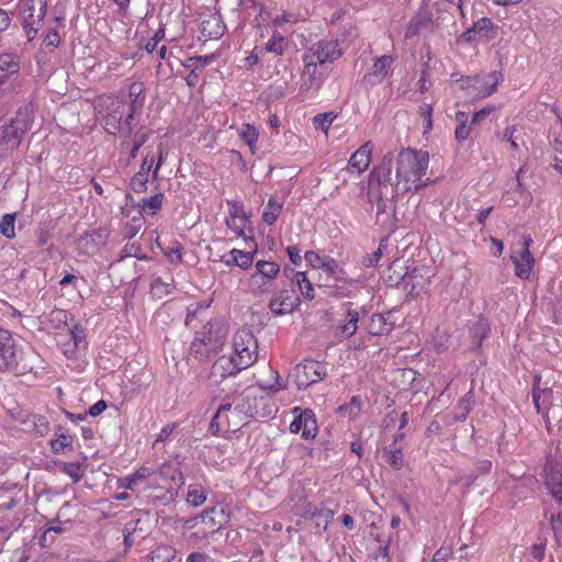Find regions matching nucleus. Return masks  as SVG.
<instances>
[{
    "label": "nucleus",
    "mask_w": 562,
    "mask_h": 562,
    "mask_svg": "<svg viewBox=\"0 0 562 562\" xmlns=\"http://www.w3.org/2000/svg\"><path fill=\"white\" fill-rule=\"evenodd\" d=\"M419 114L426 122L425 131L427 132V131L431 130L432 128V120H431L432 106L430 104H423L419 108Z\"/></svg>",
    "instance_id": "69168bd1"
},
{
    "label": "nucleus",
    "mask_w": 562,
    "mask_h": 562,
    "mask_svg": "<svg viewBox=\"0 0 562 562\" xmlns=\"http://www.w3.org/2000/svg\"><path fill=\"white\" fill-rule=\"evenodd\" d=\"M396 173L392 176L394 155L385 154L378 167L370 175V183L376 182L379 187L391 188V199L413 191L418 192L427 186L423 181L426 175L429 156L427 151L411 148L402 149L396 156Z\"/></svg>",
    "instance_id": "f257e3e1"
},
{
    "label": "nucleus",
    "mask_w": 562,
    "mask_h": 562,
    "mask_svg": "<svg viewBox=\"0 0 562 562\" xmlns=\"http://www.w3.org/2000/svg\"><path fill=\"white\" fill-rule=\"evenodd\" d=\"M456 121L458 123L454 135L459 142L465 140L471 132V125L469 124V115L465 112L459 111L456 113Z\"/></svg>",
    "instance_id": "c85d7f7f"
},
{
    "label": "nucleus",
    "mask_w": 562,
    "mask_h": 562,
    "mask_svg": "<svg viewBox=\"0 0 562 562\" xmlns=\"http://www.w3.org/2000/svg\"><path fill=\"white\" fill-rule=\"evenodd\" d=\"M148 177L143 172H137L133 176L130 182L131 189L136 193H143L147 190Z\"/></svg>",
    "instance_id": "603ef678"
},
{
    "label": "nucleus",
    "mask_w": 562,
    "mask_h": 562,
    "mask_svg": "<svg viewBox=\"0 0 562 562\" xmlns=\"http://www.w3.org/2000/svg\"><path fill=\"white\" fill-rule=\"evenodd\" d=\"M252 345L255 348L257 347L256 339L254 335L250 331L243 330L241 333H238L234 337V348H235V356H237V347L238 349H241L243 346L246 345Z\"/></svg>",
    "instance_id": "09e8293b"
},
{
    "label": "nucleus",
    "mask_w": 562,
    "mask_h": 562,
    "mask_svg": "<svg viewBox=\"0 0 562 562\" xmlns=\"http://www.w3.org/2000/svg\"><path fill=\"white\" fill-rule=\"evenodd\" d=\"M386 462L395 470H400L404 464V454L395 445H390L383 450Z\"/></svg>",
    "instance_id": "473e14b6"
},
{
    "label": "nucleus",
    "mask_w": 562,
    "mask_h": 562,
    "mask_svg": "<svg viewBox=\"0 0 562 562\" xmlns=\"http://www.w3.org/2000/svg\"><path fill=\"white\" fill-rule=\"evenodd\" d=\"M542 394L540 393L539 382L533 386L532 391V401L538 414H541L542 417L547 420L548 409H543V404L541 400Z\"/></svg>",
    "instance_id": "052dcab7"
},
{
    "label": "nucleus",
    "mask_w": 562,
    "mask_h": 562,
    "mask_svg": "<svg viewBox=\"0 0 562 562\" xmlns=\"http://www.w3.org/2000/svg\"><path fill=\"white\" fill-rule=\"evenodd\" d=\"M269 398L254 387L246 389L236 400H234V413H238L248 418H266L271 414Z\"/></svg>",
    "instance_id": "20e7f679"
},
{
    "label": "nucleus",
    "mask_w": 562,
    "mask_h": 562,
    "mask_svg": "<svg viewBox=\"0 0 562 562\" xmlns=\"http://www.w3.org/2000/svg\"><path fill=\"white\" fill-rule=\"evenodd\" d=\"M31 358L18 349L16 341L9 330L0 328V372L25 375L34 370Z\"/></svg>",
    "instance_id": "7ed1b4c3"
},
{
    "label": "nucleus",
    "mask_w": 562,
    "mask_h": 562,
    "mask_svg": "<svg viewBox=\"0 0 562 562\" xmlns=\"http://www.w3.org/2000/svg\"><path fill=\"white\" fill-rule=\"evenodd\" d=\"M125 109L126 102L121 98H116L108 106V113L104 116V128L109 134L115 135L122 128Z\"/></svg>",
    "instance_id": "f8f14e48"
},
{
    "label": "nucleus",
    "mask_w": 562,
    "mask_h": 562,
    "mask_svg": "<svg viewBox=\"0 0 562 562\" xmlns=\"http://www.w3.org/2000/svg\"><path fill=\"white\" fill-rule=\"evenodd\" d=\"M474 404L473 391H469L462 398L459 400L457 405L456 420H465Z\"/></svg>",
    "instance_id": "7c9ffc66"
},
{
    "label": "nucleus",
    "mask_w": 562,
    "mask_h": 562,
    "mask_svg": "<svg viewBox=\"0 0 562 562\" xmlns=\"http://www.w3.org/2000/svg\"><path fill=\"white\" fill-rule=\"evenodd\" d=\"M386 247V240L385 239H382L380 241V245L378 247V249L370 254V255H366L363 258H362V265L364 267H375L380 259L382 258L383 256V249Z\"/></svg>",
    "instance_id": "de8ad7c7"
},
{
    "label": "nucleus",
    "mask_w": 562,
    "mask_h": 562,
    "mask_svg": "<svg viewBox=\"0 0 562 562\" xmlns=\"http://www.w3.org/2000/svg\"><path fill=\"white\" fill-rule=\"evenodd\" d=\"M212 61L211 56H194L190 57L184 65L188 68H192L196 72V70L203 69Z\"/></svg>",
    "instance_id": "5fc2aeb1"
},
{
    "label": "nucleus",
    "mask_w": 562,
    "mask_h": 562,
    "mask_svg": "<svg viewBox=\"0 0 562 562\" xmlns=\"http://www.w3.org/2000/svg\"><path fill=\"white\" fill-rule=\"evenodd\" d=\"M295 282H296V284H297L302 295L306 300H313L314 299V296H315L314 288H313L312 283L310 282V280L307 279L305 272L297 271L295 273Z\"/></svg>",
    "instance_id": "4c0bfd02"
},
{
    "label": "nucleus",
    "mask_w": 562,
    "mask_h": 562,
    "mask_svg": "<svg viewBox=\"0 0 562 562\" xmlns=\"http://www.w3.org/2000/svg\"><path fill=\"white\" fill-rule=\"evenodd\" d=\"M389 313L385 314H373L368 324V333L372 336H382L393 330V323L389 321Z\"/></svg>",
    "instance_id": "4be33fe9"
},
{
    "label": "nucleus",
    "mask_w": 562,
    "mask_h": 562,
    "mask_svg": "<svg viewBox=\"0 0 562 562\" xmlns=\"http://www.w3.org/2000/svg\"><path fill=\"white\" fill-rule=\"evenodd\" d=\"M283 209V202L278 201L274 198H270L265 206L262 213V221L267 225H273Z\"/></svg>",
    "instance_id": "cd10ccee"
},
{
    "label": "nucleus",
    "mask_w": 562,
    "mask_h": 562,
    "mask_svg": "<svg viewBox=\"0 0 562 562\" xmlns=\"http://www.w3.org/2000/svg\"><path fill=\"white\" fill-rule=\"evenodd\" d=\"M151 474L153 472L150 471V469L145 467L139 468L133 474L123 477L121 486L128 490H133L138 482L146 480Z\"/></svg>",
    "instance_id": "72a5a7b5"
},
{
    "label": "nucleus",
    "mask_w": 562,
    "mask_h": 562,
    "mask_svg": "<svg viewBox=\"0 0 562 562\" xmlns=\"http://www.w3.org/2000/svg\"><path fill=\"white\" fill-rule=\"evenodd\" d=\"M231 255L238 256V267L246 270L251 267L254 262L255 251H243L238 249L231 250Z\"/></svg>",
    "instance_id": "864d4df0"
},
{
    "label": "nucleus",
    "mask_w": 562,
    "mask_h": 562,
    "mask_svg": "<svg viewBox=\"0 0 562 562\" xmlns=\"http://www.w3.org/2000/svg\"><path fill=\"white\" fill-rule=\"evenodd\" d=\"M72 442L71 436L60 432L55 440L50 441V447L55 453H60L66 449H72Z\"/></svg>",
    "instance_id": "c03bdc74"
},
{
    "label": "nucleus",
    "mask_w": 562,
    "mask_h": 562,
    "mask_svg": "<svg viewBox=\"0 0 562 562\" xmlns=\"http://www.w3.org/2000/svg\"><path fill=\"white\" fill-rule=\"evenodd\" d=\"M267 52L282 55L284 52V37L276 32L272 37L266 44Z\"/></svg>",
    "instance_id": "3c124183"
},
{
    "label": "nucleus",
    "mask_w": 562,
    "mask_h": 562,
    "mask_svg": "<svg viewBox=\"0 0 562 562\" xmlns=\"http://www.w3.org/2000/svg\"><path fill=\"white\" fill-rule=\"evenodd\" d=\"M102 231L101 229H93L92 232H85L80 238L78 239V247L80 249H83L85 252H88L89 250H93L97 248L95 244V237L101 238Z\"/></svg>",
    "instance_id": "f704fd0d"
},
{
    "label": "nucleus",
    "mask_w": 562,
    "mask_h": 562,
    "mask_svg": "<svg viewBox=\"0 0 562 562\" xmlns=\"http://www.w3.org/2000/svg\"><path fill=\"white\" fill-rule=\"evenodd\" d=\"M32 424L31 430L40 437L45 436L49 431V423L47 418L43 415H33L29 420L24 422V424Z\"/></svg>",
    "instance_id": "c9c22d12"
},
{
    "label": "nucleus",
    "mask_w": 562,
    "mask_h": 562,
    "mask_svg": "<svg viewBox=\"0 0 562 562\" xmlns=\"http://www.w3.org/2000/svg\"><path fill=\"white\" fill-rule=\"evenodd\" d=\"M256 270L259 274H261L265 278L273 279L277 277V274L280 271L279 266L273 261H263L259 260L256 263Z\"/></svg>",
    "instance_id": "a19ab883"
},
{
    "label": "nucleus",
    "mask_w": 562,
    "mask_h": 562,
    "mask_svg": "<svg viewBox=\"0 0 562 562\" xmlns=\"http://www.w3.org/2000/svg\"><path fill=\"white\" fill-rule=\"evenodd\" d=\"M251 347L254 346L247 344L246 346H243L241 349L237 348V356L234 357L235 360L238 362L239 369L241 370H245L248 367H250L256 360V358L252 357Z\"/></svg>",
    "instance_id": "e433bc0d"
},
{
    "label": "nucleus",
    "mask_w": 562,
    "mask_h": 562,
    "mask_svg": "<svg viewBox=\"0 0 562 562\" xmlns=\"http://www.w3.org/2000/svg\"><path fill=\"white\" fill-rule=\"evenodd\" d=\"M205 328H207L211 338V350L217 353L225 342L227 328L217 321L207 322Z\"/></svg>",
    "instance_id": "aec40b11"
},
{
    "label": "nucleus",
    "mask_w": 562,
    "mask_h": 562,
    "mask_svg": "<svg viewBox=\"0 0 562 562\" xmlns=\"http://www.w3.org/2000/svg\"><path fill=\"white\" fill-rule=\"evenodd\" d=\"M321 268H323L328 276L333 277L335 280H340L341 278L338 273H344L342 270L337 271L336 261L330 257H324Z\"/></svg>",
    "instance_id": "4d7b16f0"
},
{
    "label": "nucleus",
    "mask_w": 562,
    "mask_h": 562,
    "mask_svg": "<svg viewBox=\"0 0 562 562\" xmlns=\"http://www.w3.org/2000/svg\"><path fill=\"white\" fill-rule=\"evenodd\" d=\"M146 140H147V135L145 133L137 132L135 134L134 139H133V147L130 153L131 159L136 158L139 148L146 143Z\"/></svg>",
    "instance_id": "e2e57ef3"
},
{
    "label": "nucleus",
    "mask_w": 562,
    "mask_h": 562,
    "mask_svg": "<svg viewBox=\"0 0 562 562\" xmlns=\"http://www.w3.org/2000/svg\"><path fill=\"white\" fill-rule=\"evenodd\" d=\"M310 60H314L319 65L333 63L341 56V49L337 41L322 40L313 44L304 54Z\"/></svg>",
    "instance_id": "1a4fd4ad"
},
{
    "label": "nucleus",
    "mask_w": 562,
    "mask_h": 562,
    "mask_svg": "<svg viewBox=\"0 0 562 562\" xmlns=\"http://www.w3.org/2000/svg\"><path fill=\"white\" fill-rule=\"evenodd\" d=\"M359 313L353 310L346 312V322L338 327L337 336L341 339H348L352 337L358 328Z\"/></svg>",
    "instance_id": "393cba45"
},
{
    "label": "nucleus",
    "mask_w": 562,
    "mask_h": 562,
    "mask_svg": "<svg viewBox=\"0 0 562 562\" xmlns=\"http://www.w3.org/2000/svg\"><path fill=\"white\" fill-rule=\"evenodd\" d=\"M138 522H139V519H136V520L130 521L126 525V528H125L126 532L124 533V546L126 547V549H130L134 543L133 533H134Z\"/></svg>",
    "instance_id": "0e129e2a"
},
{
    "label": "nucleus",
    "mask_w": 562,
    "mask_h": 562,
    "mask_svg": "<svg viewBox=\"0 0 562 562\" xmlns=\"http://www.w3.org/2000/svg\"><path fill=\"white\" fill-rule=\"evenodd\" d=\"M551 527L555 538V541L559 544H562V517L561 514L557 516L552 515L551 517Z\"/></svg>",
    "instance_id": "680f3d73"
},
{
    "label": "nucleus",
    "mask_w": 562,
    "mask_h": 562,
    "mask_svg": "<svg viewBox=\"0 0 562 562\" xmlns=\"http://www.w3.org/2000/svg\"><path fill=\"white\" fill-rule=\"evenodd\" d=\"M493 29V22L488 18H482L476 21L472 27L462 33L461 38L464 42L471 43L480 40L490 41L492 36L488 35Z\"/></svg>",
    "instance_id": "2eb2a0df"
},
{
    "label": "nucleus",
    "mask_w": 562,
    "mask_h": 562,
    "mask_svg": "<svg viewBox=\"0 0 562 562\" xmlns=\"http://www.w3.org/2000/svg\"><path fill=\"white\" fill-rule=\"evenodd\" d=\"M20 71V58L14 54L0 55V82L5 85L9 78Z\"/></svg>",
    "instance_id": "6ab92c4d"
},
{
    "label": "nucleus",
    "mask_w": 562,
    "mask_h": 562,
    "mask_svg": "<svg viewBox=\"0 0 562 562\" xmlns=\"http://www.w3.org/2000/svg\"><path fill=\"white\" fill-rule=\"evenodd\" d=\"M239 136L251 150L255 148L258 140V132L256 131L255 126L250 124H244L239 131Z\"/></svg>",
    "instance_id": "49530a36"
},
{
    "label": "nucleus",
    "mask_w": 562,
    "mask_h": 562,
    "mask_svg": "<svg viewBox=\"0 0 562 562\" xmlns=\"http://www.w3.org/2000/svg\"><path fill=\"white\" fill-rule=\"evenodd\" d=\"M182 245L179 241H172L166 248H162L164 255L168 258L171 263L182 262Z\"/></svg>",
    "instance_id": "37998d69"
},
{
    "label": "nucleus",
    "mask_w": 562,
    "mask_h": 562,
    "mask_svg": "<svg viewBox=\"0 0 562 562\" xmlns=\"http://www.w3.org/2000/svg\"><path fill=\"white\" fill-rule=\"evenodd\" d=\"M490 331L488 324L484 319L477 321L471 328L472 345L475 349H479L482 345L483 339Z\"/></svg>",
    "instance_id": "c756f323"
},
{
    "label": "nucleus",
    "mask_w": 562,
    "mask_h": 562,
    "mask_svg": "<svg viewBox=\"0 0 562 562\" xmlns=\"http://www.w3.org/2000/svg\"><path fill=\"white\" fill-rule=\"evenodd\" d=\"M47 12V0H24L21 13L29 41H32L43 25Z\"/></svg>",
    "instance_id": "39448f33"
},
{
    "label": "nucleus",
    "mask_w": 562,
    "mask_h": 562,
    "mask_svg": "<svg viewBox=\"0 0 562 562\" xmlns=\"http://www.w3.org/2000/svg\"><path fill=\"white\" fill-rule=\"evenodd\" d=\"M32 122L33 110L30 104L21 105L10 120L0 121V148L5 151L16 149Z\"/></svg>",
    "instance_id": "f03ea898"
},
{
    "label": "nucleus",
    "mask_w": 562,
    "mask_h": 562,
    "mask_svg": "<svg viewBox=\"0 0 562 562\" xmlns=\"http://www.w3.org/2000/svg\"><path fill=\"white\" fill-rule=\"evenodd\" d=\"M293 378L297 389H306L311 384L323 381L327 375L326 366L315 360H303L292 371Z\"/></svg>",
    "instance_id": "423d86ee"
},
{
    "label": "nucleus",
    "mask_w": 562,
    "mask_h": 562,
    "mask_svg": "<svg viewBox=\"0 0 562 562\" xmlns=\"http://www.w3.org/2000/svg\"><path fill=\"white\" fill-rule=\"evenodd\" d=\"M544 485L558 505H562V463L547 459L543 468Z\"/></svg>",
    "instance_id": "0eeeda50"
},
{
    "label": "nucleus",
    "mask_w": 562,
    "mask_h": 562,
    "mask_svg": "<svg viewBox=\"0 0 562 562\" xmlns=\"http://www.w3.org/2000/svg\"><path fill=\"white\" fill-rule=\"evenodd\" d=\"M71 339L74 341V346L76 349H87L88 342L86 340L85 329L75 325L71 329H69Z\"/></svg>",
    "instance_id": "8fccbe9b"
},
{
    "label": "nucleus",
    "mask_w": 562,
    "mask_h": 562,
    "mask_svg": "<svg viewBox=\"0 0 562 562\" xmlns=\"http://www.w3.org/2000/svg\"><path fill=\"white\" fill-rule=\"evenodd\" d=\"M158 474L164 481H170L175 486H170L168 490H175L176 492L184 484V477L181 470L170 463H164L158 469Z\"/></svg>",
    "instance_id": "5701e85b"
},
{
    "label": "nucleus",
    "mask_w": 562,
    "mask_h": 562,
    "mask_svg": "<svg viewBox=\"0 0 562 562\" xmlns=\"http://www.w3.org/2000/svg\"><path fill=\"white\" fill-rule=\"evenodd\" d=\"M334 117L331 113H323L318 114L314 117V123L317 126H321L323 130H327L329 125L331 124Z\"/></svg>",
    "instance_id": "774afa93"
},
{
    "label": "nucleus",
    "mask_w": 562,
    "mask_h": 562,
    "mask_svg": "<svg viewBox=\"0 0 562 562\" xmlns=\"http://www.w3.org/2000/svg\"><path fill=\"white\" fill-rule=\"evenodd\" d=\"M190 355L200 362L209 361L216 353L210 350L202 341L193 340L190 346Z\"/></svg>",
    "instance_id": "2f4dec72"
},
{
    "label": "nucleus",
    "mask_w": 562,
    "mask_h": 562,
    "mask_svg": "<svg viewBox=\"0 0 562 562\" xmlns=\"http://www.w3.org/2000/svg\"><path fill=\"white\" fill-rule=\"evenodd\" d=\"M15 213L4 214L0 221V233L12 239L15 237Z\"/></svg>",
    "instance_id": "ea45409f"
},
{
    "label": "nucleus",
    "mask_w": 562,
    "mask_h": 562,
    "mask_svg": "<svg viewBox=\"0 0 562 562\" xmlns=\"http://www.w3.org/2000/svg\"><path fill=\"white\" fill-rule=\"evenodd\" d=\"M428 272V268H414L408 276V280H406L405 288L408 289V295L412 297L418 296L422 292H424L429 284L428 277L426 273Z\"/></svg>",
    "instance_id": "dca6fc26"
},
{
    "label": "nucleus",
    "mask_w": 562,
    "mask_h": 562,
    "mask_svg": "<svg viewBox=\"0 0 562 562\" xmlns=\"http://www.w3.org/2000/svg\"><path fill=\"white\" fill-rule=\"evenodd\" d=\"M238 362L233 356H222L212 366L211 375L220 376L222 380L240 372Z\"/></svg>",
    "instance_id": "a211bd4d"
},
{
    "label": "nucleus",
    "mask_w": 562,
    "mask_h": 562,
    "mask_svg": "<svg viewBox=\"0 0 562 562\" xmlns=\"http://www.w3.org/2000/svg\"><path fill=\"white\" fill-rule=\"evenodd\" d=\"M199 517L202 520H207L211 526L218 525V529L222 528L224 524L228 522V515L225 513L223 507L220 509L216 507L206 508Z\"/></svg>",
    "instance_id": "bb28decb"
},
{
    "label": "nucleus",
    "mask_w": 562,
    "mask_h": 562,
    "mask_svg": "<svg viewBox=\"0 0 562 562\" xmlns=\"http://www.w3.org/2000/svg\"><path fill=\"white\" fill-rule=\"evenodd\" d=\"M164 199V193H157L149 198L143 199L139 206L143 209V211H147L148 213L154 215L157 213L158 210H160Z\"/></svg>",
    "instance_id": "58836bf2"
},
{
    "label": "nucleus",
    "mask_w": 562,
    "mask_h": 562,
    "mask_svg": "<svg viewBox=\"0 0 562 562\" xmlns=\"http://www.w3.org/2000/svg\"><path fill=\"white\" fill-rule=\"evenodd\" d=\"M371 161L370 143L363 144L349 159L348 167L357 170L359 173L368 169Z\"/></svg>",
    "instance_id": "412c9836"
},
{
    "label": "nucleus",
    "mask_w": 562,
    "mask_h": 562,
    "mask_svg": "<svg viewBox=\"0 0 562 562\" xmlns=\"http://www.w3.org/2000/svg\"><path fill=\"white\" fill-rule=\"evenodd\" d=\"M60 44V36L58 32L54 29H50L46 36L43 40V46L50 52L57 48Z\"/></svg>",
    "instance_id": "6e6d98bb"
},
{
    "label": "nucleus",
    "mask_w": 562,
    "mask_h": 562,
    "mask_svg": "<svg viewBox=\"0 0 562 562\" xmlns=\"http://www.w3.org/2000/svg\"><path fill=\"white\" fill-rule=\"evenodd\" d=\"M503 79V75L498 71H491L485 76L468 77L467 82L472 83V91L469 92L473 98H485L491 95Z\"/></svg>",
    "instance_id": "9b49d317"
},
{
    "label": "nucleus",
    "mask_w": 562,
    "mask_h": 562,
    "mask_svg": "<svg viewBox=\"0 0 562 562\" xmlns=\"http://www.w3.org/2000/svg\"><path fill=\"white\" fill-rule=\"evenodd\" d=\"M248 222V217H240L238 220L236 218H226V225L233 229L236 235L244 236V231L246 227V224Z\"/></svg>",
    "instance_id": "bf43d9fd"
},
{
    "label": "nucleus",
    "mask_w": 562,
    "mask_h": 562,
    "mask_svg": "<svg viewBox=\"0 0 562 562\" xmlns=\"http://www.w3.org/2000/svg\"><path fill=\"white\" fill-rule=\"evenodd\" d=\"M392 64L393 57L390 55H383L376 58L372 65L371 71L363 76V81L370 82L371 85L381 83L386 78Z\"/></svg>",
    "instance_id": "f3484780"
},
{
    "label": "nucleus",
    "mask_w": 562,
    "mask_h": 562,
    "mask_svg": "<svg viewBox=\"0 0 562 562\" xmlns=\"http://www.w3.org/2000/svg\"><path fill=\"white\" fill-rule=\"evenodd\" d=\"M206 501L205 492L196 485H190L188 495H187V502L194 506H201Z\"/></svg>",
    "instance_id": "a18cd8bd"
},
{
    "label": "nucleus",
    "mask_w": 562,
    "mask_h": 562,
    "mask_svg": "<svg viewBox=\"0 0 562 562\" xmlns=\"http://www.w3.org/2000/svg\"><path fill=\"white\" fill-rule=\"evenodd\" d=\"M145 87L143 82L135 81L130 86L128 89V109L133 112H140L145 102Z\"/></svg>",
    "instance_id": "b1692460"
},
{
    "label": "nucleus",
    "mask_w": 562,
    "mask_h": 562,
    "mask_svg": "<svg viewBox=\"0 0 562 562\" xmlns=\"http://www.w3.org/2000/svg\"><path fill=\"white\" fill-rule=\"evenodd\" d=\"M290 430L293 434L302 431L304 439L315 438L317 434L316 419L311 409L301 411L293 422L290 424Z\"/></svg>",
    "instance_id": "ddd939ff"
},
{
    "label": "nucleus",
    "mask_w": 562,
    "mask_h": 562,
    "mask_svg": "<svg viewBox=\"0 0 562 562\" xmlns=\"http://www.w3.org/2000/svg\"><path fill=\"white\" fill-rule=\"evenodd\" d=\"M60 470L70 476L74 483H78L83 476V470L79 462H61Z\"/></svg>",
    "instance_id": "79ce46f5"
},
{
    "label": "nucleus",
    "mask_w": 562,
    "mask_h": 562,
    "mask_svg": "<svg viewBox=\"0 0 562 562\" xmlns=\"http://www.w3.org/2000/svg\"><path fill=\"white\" fill-rule=\"evenodd\" d=\"M300 299L290 295L286 291H280L269 303V308L277 315L291 313L299 305Z\"/></svg>",
    "instance_id": "4468645a"
},
{
    "label": "nucleus",
    "mask_w": 562,
    "mask_h": 562,
    "mask_svg": "<svg viewBox=\"0 0 562 562\" xmlns=\"http://www.w3.org/2000/svg\"><path fill=\"white\" fill-rule=\"evenodd\" d=\"M304 69L301 75L300 93L305 97L315 95L321 89L324 77L317 70V63L310 60L308 57L303 55Z\"/></svg>",
    "instance_id": "6e6552de"
},
{
    "label": "nucleus",
    "mask_w": 562,
    "mask_h": 562,
    "mask_svg": "<svg viewBox=\"0 0 562 562\" xmlns=\"http://www.w3.org/2000/svg\"><path fill=\"white\" fill-rule=\"evenodd\" d=\"M519 244L518 256L512 255L510 258L515 265V274L522 280H528L535 266L533 256L529 250L532 238L530 236H522Z\"/></svg>",
    "instance_id": "9d476101"
},
{
    "label": "nucleus",
    "mask_w": 562,
    "mask_h": 562,
    "mask_svg": "<svg viewBox=\"0 0 562 562\" xmlns=\"http://www.w3.org/2000/svg\"><path fill=\"white\" fill-rule=\"evenodd\" d=\"M389 276L387 281L391 285H397L402 281L406 283V280H408L409 272L408 268L403 265L402 261L395 260L393 261L389 269Z\"/></svg>",
    "instance_id": "a878e982"
},
{
    "label": "nucleus",
    "mask_w": 562,
    "mask_h": 562,
    "mask_svg": "<svg viewBox=\"0 0 562 562\" xmlns=\"http://www.w3.org/2000/svg\"><path fill=\"white\" fill-rule=\"evenodd\" d=\"M138 113L139 112H133L132 109H128L127 112L125 111V115L122 121V128H125L128 135H131L134 131L133 121L135 115H137Z\"/></svg>",
    "instance_id": "338daca9"
},
{
    "label": "nucleus",
    "mask_w": 562,
    "mask_h": 562,
    "mask_svg": "<svg viewBox=\"0 0 562 562\" xmlns=\"http://www.w3.org/2000/svg\"><path fill=\"white\" fill-rule=\"evenodd\" d=\"M515 131H516V126L513 125V126H507L501 133L497 134V137L499 138V140L508 142L510 145V148L514 150L518 149V144L513 137Z\"/></svg>",
    "instance_id": "13d9d810"
}]
</instances>
